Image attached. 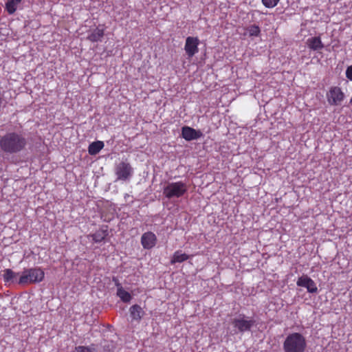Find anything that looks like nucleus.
I'll return each instance as SVG.
<instances>
[{
	"mask_svg": "<svg viewBox=\"0 0 352 352\" xmlns=\"http://www.w3.org/2000/svg\"><path fill=\"white\" fill-rule=\"evenodd\" d=\"M27 140L23 134L9 132L0 138V148L5 153L14 154L25 149Z\"/></svg>",
	"mask_w": 352,
	"mask_h": 352,
	"instance_id": "1",
	"label": "nucleus"
},
{
	"mask_svg": "<svg viewBox=\"0 0 352 352\" xmlns=\"http://www.w3.org/2000/svg\"><path fill=\"white\" fill-rule=\"evenodd\" d=\"M306 346V340L300 333L288 335L283 342L285 352H305Z\"/></svg>",
	"mask_w": 352,
	"mask_h": 352,
	"instance_id": "2",
	"label": "nucleus"
},
{
	"mask_svg": "<svg viewBox=\"0 0 352 352\" xmlns=\"http://www.w3.org/2000/svg\"><path fill=\"white\" fill-rule=\"evenodd\" d=\"M45 277L44 271L40 267L25 269L19 279V284L28 285L41 282Z\"/></svg>",
	"mask_w": 352,
	"mask_h": 352,
	"instance_id": "3",
	"label": "nucleus"
},
{
	"mask_svg": "<svg viewBox=\"0 0 352 352\" xmlns=\"http://www.w3.org/2000/svg\"><path fill=\"white\" fill-rule=\"evenodd\" d=\"M187 192V186L182 181L168 183L163 189V195L167 199L182 197Z\"/></svg>",
	"mask_w": 352,
	"mask_h": 352,
	"instance_id": "4",
	"label": "nucleus"
},
{
	"mask_svg": "<svg viewBox=\"0 0 352 352\" xmlns=\"http://www.w3.org/2000/svg\"><path fill=\"white\" fill-rule=\"evenodd\" d=\"M231 323L239 332L244 333L250 331L255 325L256 321L246 317L244 314H240L237 318H233Z\"/></svg>",
	"mask_w": 352,
	"mask_h": 352,
	"instance_id": "5",
	"label": "nucleus"
},
{
	"mask_svg": "<svg viewBox=\"0 0 352 352\" xmlns=\"http://www.w3.org/2000/svg\"><path fill=\"white\" fill-rule=\"evenodd\" d=\"M329 104L331 106L340 105L345 96L341 88L338 86L331 87L326 94Z\"/></svg>",
	"mask_w": 352,
	"mask_h": 352,
	"instance_id": "6",
	"label": "nucleus"
},
{
	"mask_svg": "<svg viewBox=\"0 0 352 352\" xmlns=\"http://www.w3.org/2000/svg\"><path fill=\"white\" fill-rule=\"evenodd\" d=\"M133 173V168L130 164L126 162H121L116 167V175L118 179L126 181Z\"/></svg>",
	"mask_w": 352,
	"mask_h": 352,
	"instance_id": "7",
	"label": "nucleus"
},
{
	"mask_svg": "<svg viewBox=\"0 0 352 352\" xmlns=\"http://www.w3.org/2000/svg\"><path fill=\"white\" fill-rule=\"evenodd\" d=\"M199 45V39L198 37L188 36L186 38L184 45V50L188 57H192L198 52Z\"/></svg>",
	"mask_w": 352,
	"mask_h": 352,
	"instance_id": "8",
	"label": "nucleus"
},
{
	"mask_svg": "<svg viewBox=\"0 0 352 352\" xmlns=\"http://www.w3.org/2000/svg\"><path fill=\"white\" fill-rule=\"evenodd\" d=\"M298 287H305L309 293L315 294L318 292V287L316 283L307 275L300 276L296 282Z\"/></svg>",
	"mask_w": 352,
	"mask_h": 352,
	"instance_id": "9",
	"label": "nucleus"
},
{
	"mask_svg": "<svg viewBox=\"0 0 352 352\" xmlns=\"http://www.w3.org/2000/svg\"><path fill=\"white\" fill-rule=\"evenodd\" d=\"M105 28L104 25H99L88 33L87 39L91 43H98L102 41L104 36Z\"/></svg>",
	"mask_w": 352,
	"mask_h": 352,
	"instance_id": "10",
	"label": "nucleus"
},
{
	"mask_svg": "<svg viewBox=\"0 0 352 352\" xmlns=\"http://www.w3.org/2000/svg\"><path fill=\"white\" fill-rule=\"evenodd\" d=\"M182 136L186 141L197 140L203 136V133L199 130L184 126L182 128Z\"/></svg>",
	"mask_w": 352,
	"mask_h": 352,
	"instance_id": "11",
	"label": "nucleus"
},
{
	"mask_svg": "<svg viewBox=\"0 0 352 352\" xmlns=\"http://www.w3.org/2000/svg\"><path fill=\"white\" fill-rule=\"evenodd\" d=\"M157 236L152 232H146L142 235L141 244L144 249L153 248L157 243Z\"/></svg>",
	"mask_w": 352,
	"mask_h": 352,
	"instance_id": "12",
	"label": "nucleus"
},
{
	"mask_svg": "<svg viewBox=\"0 0 352 352\" xmlns=\"http://www.w3.org/2000/svg\"><path fill=\"white\" fill-rule=\"evenodd\" d=\"M306 45L307 47L312 51L320 52L324 45L322 41L320 36H313L307 39Z\"/></svg>",
	"mask_w": 352,
	"mask_h": 352,
	"instance_id": "13",
	"label": "nucleus"
},
{
	"mask_svg": "<svg viewBox=\"0 0 352 352\" xmlns=\"http://www.w3.org/2000/svg\"><path fill=\"white\" fill-rule=\"evenodd\" d=\"M108 234L107 226H102L96 232L90 234L88 237H91L94 243H100L105 239Z\"/></svg>",
	"mask_w": 352,
	"mask_h": 352,
	"instance_id": "14",
	"label": "nucleus"
},
{
	"mask_svg": "<svg viewBox=\"0 0 352 352\" xmlns=\"http://www.w3.org/2000/svg\"><path fill=\"white\" fill-rule=\"evenodd\" d=\"M115 285L117 287V296L123 302H129L132 299L131 294L124 290L119 282H116Z\"/></svg>",
	"mask_w": 352,
	"mask_h": 352,
	"instance_id": "15",
	"label": "nucleus"
},
{
	"mask_svg": "<svg viewBox=\"0 0 352 352\" xmlns=\"http://www.w3.org/2000/svg\"><path fill=\"white\" fill-rule=\"evenodd\" d=\"M130 314L133 320L140 321L144 314V311L138 305H133L129 309Z\"/></svg>",
	"mask_w": 352,
	"mask_h": 352,
	"instance_id": "16",
	"label": "nucleus"
},
{
	"mask_svg": "<svg viewBox=\"0 0 352 352\" xmlns=\"http://www.w3.org/2000/svg\"><path fill=\"white\" fill-rule=\"evenodd\" d=\"M104 146V144L102 141H95L91 143L88 147V152L91 155H95L98 154Z\"/></svg>",
	"mask_w": 352,
	"mask_h": 352,
	"instance_id": "17",
	"label": "nucleus"
},
{
	"mask_svg": "<svg viewBox=\"0 0 352 352\" xmlns=\"http://www.w3.org/2000/svg\"><path fill=\"white\" fill-rule=\"evenodd\" d=\"M190 258V256L182 253L181 250H177L173 255V257L170 260L171 264H175L176 263H182L185 261H187Z\"/></svg>",
	"mask_w": 352,
	"mask_h": 352,
	"instance_id": "18",
	"label": "nucleus"
},
{
	"mask_svg": "<svg viewBox=\"0 0 352 352\" xmlns=\"http://www.w3.org/2000/svg\"><path fill=\"white\" fill-rule=\"evenodd\" d=\"M22 0H8L6 3V10L9 14H14L16 9L17 6L21 2Z\"/></svg>",
	"mask_w": 352,
	"mask_h": 352,
	"instance_id": "19",
	"label": "nucleus"
},
{
	"mask_svg": "<svg viewBox=\"0 0 352 352\" xmlns=\"http://www.w3.org/2000/svg\"><path fill=\"white\" fill-rule=\"evenodd\" d=\"M3 280L5 282L13 281L16 274L11 269H6L3 271Z\"/></svg>",
	"mask_w": 352,
	"mask_h": 352,
	"instance_id": "20",
	"label": "nucleus"
},
{
	"mask_svg": "<svg viewBox=\"0 0 352 352\" xmlns=\"http://www.w3.org/2000/svg\"><path fill=\"white\" fill-rule=\"evenodd\" d=\"M248 32L250 36H258L261 33V30L258 25H252L248 28Z\"/></svg>",
	"mask_w": 352,
	"mask_h": 352,
	"instance_id": "21",
	"label": "nucleus"
},
{
	"mask_svg": "<svg viewBox=\"0 0 352 352\" xmlns=\"http://www.w3.org/2000/svg\"><path fill=\"white\" fill-rule=\"evenodd\" d=\"M280 0H261L263 5L267 8H274L279 3Z\"/></svg>",
	"mask_w": 352,
	"mask_h": 352,
	"instance_id": "22",
	"label": "nucleus"
},
{
	"mask_svg": "<svg viewBox=\"0 0 352 352\" xmlns=\"http://www.w3.org/2000/svg\"><path fill=\"white\" fill-rule=\"evenodd\" d=\"M77 352H96L94 349H91L89 346H79L76 347Z\"/></svg>",
	"mask_w": 352,
	"mask_h": 352,
	"instance_id": "23",
	"label": "nucleus"
},
{
	"mask_svg": "<svg viewBox=\"0 0 352 352\" xmlns=\"http://www.w3.org/2000/svg\"><path fill=\"white\" fill-rule=\"evenodd\" d=\"M346 77L352 81V65L349 66L346 69Z\"/></svg>",
	"mask_w": 352,
	"mask_h": 352,
	"instance_id": "24",
	"label": "nucleus"
}]
</instances>
